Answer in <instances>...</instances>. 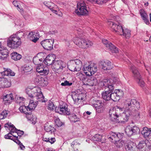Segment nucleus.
I'll use <instances>...</instances> for the list:
<instances>
[{
    "label": "nucleus",
    "instance_id": "f257e3e1",
    "mask_svg": "<svg viewBox=\"0 0 151 151\" xmlns=\"http://www.w3.org/2000/svg\"><path fill=\"white\" fill-rule=\"evenodd\" d=\"M140 107L139 102L134 99H128L125 100L123 108L119 107H115L110 109L109 114L111 120L112 121L117 120L120 114V112L123 110L124 119L127 121L130 116L132 115L137 117H139L140 113L138 110Z\"/></svg>",
    "mask_w": 151,
    "mask_h": 151
},
{
    "label": "nucleus",
    "instance_id": "f03ea898",
    "mask_svg": "<svg viewBox=\"0 0 151 151\" xmlns=\"http://www.w3.org/2000/svg\"><path fill=\"white\" fill-rule=\"evenodd\" d=\"M22 36L24 35V33L21 32L17 34L11 35L7 40V45L12 49H16L21 44V38L19 36L18 34Z\"/></svg>",
    "mask_w": 151,
    "mask_h": 151
},
{
    "label": "nucleus",
    "instance_id": "7ed1b4c3",
    "mask_svg": "<svg viewBox=\"0 0 151 151\" xmlns=\"http://www.w3.org/2000/svg\"><path fill=\"white\" fill-rule=\"evenodd\" d=\"M68 67L72 71H78L81 69L82 62L78 59L71 60L68 63Z\"/></svg>",
    "mask_w": 151,
    "mask_h": 151
},
{
    "label": "nucleus",
    "instance_id": "20e7f679",
    "mask_svg": "<svg viewBox=\"0 0 151 151\" xmlns=\"http://www.w3.org/2000/svg\"><path fill=\"white\" fill-rule=\"evenodd\" d=\"M75 13L78 15H86L88 13L86 4L85 2L81 1L77 4V8L75 11Z\"/></svg>",
    "mask_w": 151,
    "mask_h": 151
},
{
    "label": "nucleus",
    "instance_id": "39448f33",
    "mask_svg": "<svg viewBox=\"0 0 151 151\" xmlns=\"http://www.w3.org/2000/svg\"><path fill=\"white\" fill-rule=\"evenodd\" d=\"M91 103L98 113H101L104 111V104L103 101L93 99L91 101Z\"/></svg>",
    "mask_w": 151,
    "mask_h": 151
},
{
    "label": "nucleus",
    "instance_id": "423d86ee",
    "mask_svg": "<svg viewBox=\"0 0 151 151\" xmlns=\"http://www.w3.org/2000/svg\"><path fill=\"white\" fill-rule=\"evenodd\" d=\"M82 70L87 76H91L96 72L97 68L96 65H84L83 66Z\"/></svg>",
    "mask_w": 151,
    "mask_h": 151
},
{
    "label": "nucleus",
    "instance_id": "0eeeda50",
    "mask_svg": "<svg viewBox=\"0 0 151 151\" xmlns=\"http://www.w3.org/2000/svg\"><path fill=\"white\" fill-rule=\"evenodd\" d=\"M86 97V94L83 93L79 90L76 91L72 95V97L74 103L78 104L79 102L83 100Z\"/></svg>",
    "mask_w": 151,
    "mask_h": 151
},
{
    "label": "nucleus",
    "instance_id": "6e6552de",
    "mask_svg": "<svg viewBox=\"0 0 151 151\" xmlns=\"http://www.w3.org/2000/svg\"><path fill=\"white\" fill-rule=\"evenodd\" d=\"M130 69L132 70L134 78L137 80L138 84L141 87H143L144 86L145 82L142 79L140 74L137 68L134 65H132Z\"/></svg>",
    "mask_w": 151,
    "mask_h": 151
},
{
    "label": "nucleus",
    "instance_id": "1a4fd4ad",
    "mask_svg": "<svg viewBox=\"0 0 151 151\" xmlns=\"http://www.w3.org/2000/svg\"><path fill=\"white\" fill-rule=\"evenodd\" d=\"M65 66V63L62 61L59 60L54 61L52 64V68L57 73L62 71L63 69Z\"/></svg>",
    "mask_w": 151,
    "mask_h": 151
},
{
    "label": "nucleus",
    "instance_id": "9d476101",
    "mask_svg": "<svg viewBox=\"0 0 151 151\" xmlns=\"http://www.w3.org/2000/svg\"><path fill=\"white\" fill-rule=\"evenodd\" d=\"M140 131L139 128L136 126L132 127L130 126H127L125 129L126 134L129 136L137 134Z\"/></svg>",
    "mask_w": 151,
    "mask_h": 151
},
{
    "label": "nucleus",
    "instance_id": "9b49d317",
    "mask_svg": "<svg viewBox=\"0 0 151 151\" xmlns=\"http://www.w3.org/2000/svg\"><path fill=\"white\" fill-rule=\"evenodd\" d=\"M54 41L52 39H45L40 43L43 48L47 50H51L53 48Z\"/></svg>",
    "mask_w": 151,
    "mask_h": 151
},
{
    "label": "nucleus",
    "instance_id": "f8f14e48",
    "mask_svg": "<svg viewBox=\"0 0 151 151\" xmlns=\"http://www.w3.org/2000/svg\"><path fill=\"white\" fill-rule=\"evenodd\" d=\"M102 42L105 45L106 47L109 49V51L112 53H117L118 52V48L111 43L109 42L107 40L103 39L102 40Z\"/></svg>",
    "mask_w": 151,
    "mask_h": 151
},
{
    "label": "nucleus",
    "instance_id": "ddd939ff",
    "mask_svg": "<svg viewBox=\"0 0 151 151\" xmlns=\"http://www.w3.org/2000/svg\"><path fill=\"white\" fill-rule=\"evenodd\" d=\"M36 70L41 75H46L49 73L48 67L43 64L38 65L36 67Z\"/></svg>",
    "mask_w": 151,
    "mask_h": 151
},
{
    "label": "nucleus",
    "instance_id": "4468645a",
    "mask_svg": "<svg viewBox=\"0 0 151 151\" xmlns=\"http://www.w3.org/2000/svg\"><path fill=\"white\" fill-rule=\"evenodd\" d=\"M40 88L39 87H35L31 88H27L26 89V93L28 95V96L31 98H35L37 92H40Z\"/></svg>",
    "mask_w": 151,
    "mask_h": 151
},
{
    "label": "nucleus",
    "instance_id": "2eb2a0df",
    "mask_svg": "<svg viewBox=\"0 0 151 151\" xmlns=\"http://www.w3.org/2000/svg\"><path fill=\"white\" fill-rule=\"evenodd\" d=\"M55 111L60 114L64 115H69L70 114V112L68 110L67 107L61 105H59L55 108Z\"/></svg>",
    "mask_w": 151,
    "mask_h": 151
},
{
    "label": "nucleus",
    "instance_id": "dca6fc26",
    "mask_svg": "<svg viewBox=\"0 0 151 151\" xmlns=\"http://www.w3.org/2000/svg\"><path fill=\"white\" fill-rule=\"evenodd\" d=\"M109 27L111 29V30L114 32H115L117 34H118L119 32L122 30V26L120 24H117L114 22H109Z\"/></svg>",
    "mask_w": 151,
    "mask_h": 151
},
{
    "label": "nucleus",
    "instance_id": "f3484780",
    "mask_svg": "<svg viewBox=\"0 0 151 151\" xmlns=\"http://www.w3.org/2000/svg\"><path fill=\"white\" fill-rule=\"evenodd\" d=\"M123 134L118 133L116 134L113 132L110 133L109 135L108 136L109 139L111 142H113L115 141L118 140L119 139L122 138Z\"/></svg>",
    "mask_w": 151,
    "mask_h": 151
},
{
    "label": "nucleus",
    "instance_id": "a211bd4d",
    "mask_svg": "<svg viewBox=\"0 0 151 151\" xmlns=\"http://www.w3.org/2000/svg\"><path fill=\"white\" fill-rule=\"evenodd\" d=\"M110 90L107 89V90L104 91L101 93L102 98L106 101H109L111 100V94L113 91V90Z\"/></svg>",
    "mask_w": 151,
    "mask_h": 151
},
{
    "label": "nucleus",
    "instance_id": "6ab92c4d",
    "mask_svg": "<svg viewBox=\"0 0 151 151\" xmlns=\"http://www.w3.org/2000/svg\"><path fill=\"white\" fill-rule=\"evenodd\" d=\"M141 134L146 139L151 141V130L146 127H144L141 132Z\"/></svg>",
    "mask_w": 151,
    "mask_h": 151
},
{
    "label": "nucleus",
    "instance_id": "aec40b11",
    "mask_svg": "<svg viewBox=\"0 0 151 151\" xmlns=\"http://www.w3.org/2000/svg\"><path fill=\"white\" fill-rule=\"evenodd\" d=\"M1 43L0 42V59L3 60L7 59L8 56V50L4 47H1Z\"/></svg>",
    "mask_w": 151,
    "mask_h": 151
},
{
    "label": "nucleus",
    "instance_id": "412c9836",
    "mask_svg": "<svg viewBox=\"0 0 151 151\" xmlns=\"http://www.w3.org/2000/svg\"><path fill=\"white\" fill-rule=\"evenodd\" d=\"M100 84L101 85H103V86L107 87L108 89H110V91L114 90V85L111 83V81L109 80L104 79L101 81Z\"/></svg>",
    "mask_w": 151,
    "mask_h": 151
},
{
    "label": "nucleus",
    "instance_id": "4be33fe9",
    "mask_svg": "<svg viewBox=\"0 0 151 151\" xmlns=\"http://www.w3.org/2000/svg\"><path fill=\"white\" fill-rule=\"evenodd\" d=\"M100 64L102 69L104 70H110L112 68L111 62L108 60L102 61L100 63Z\"/></svg>",
    "mask_w": 151,
    "mask_h": 151
},
{
    "label": "nucleus",
    "instance_id": "5701e85b",
    "mask_svg": "<svg viewBox=\"0 0 151 151\" xmlns=\"http://www.w3.org/2000/svg\"><path fill=\"white\" fill-rule=\"evenodd\" d=\"M74 42L80 47L84 48L85 44V40L79 38L78 37L75 38L73 40Z\"/></svg>",
    "mask_w": 151,
    "mask_h": 151
},
{
    "label": "nucleus",
    "instance_id": "b1692460",
    "mask_svg": "<svg viewBox=\"0 0 151 151\" xmlns=\"http://www.w3.org/2000/svg\"><path fill=\"white\" fill-rule=\"evenodd\" d=\"M11 86V82L9 81L7 78H0V88H8Z\"/></svg>",
    "mask_w": 151,
    "mask_h": 151
},
{
    "label": "nucleus",
    "instance_id": "393cba45",
    "mask_svg": "<svg viewBox=\"0 0 151 151\" xmlns=\"http://www.w3.org/2000/svg\"><path fill=\"white\" fill-rule=\"evenodd\" d=\"M98 83L96 78L94 77H92L89 78H87L84 85L90 86H93L96 85L98 84Z\"/></svg>",
    "mask_w": 151,
    "mask_h": 151
},
{
    "label": "nucleus",
    "instance_id": "a878e982",
    "mask_svg": "<svg viewBox=\"0 0 151 151\" xmlns=\"http://www.w3.org/2000/svg\"><path fill=\"white\" fill-rule=\"evenodd\" d=\"M125 148L127 151H137V150L136 144L131 141L128 142Z\"/></svg>",
    "mask_w": 151,
    "mask_h": 151
},
{
    "label": "nucleus",
    "instance_id": "bb28decb",
    "mask_svg": "<svg viewBox=\"0 0 151 151\" xmlns=\"http://www.w3.org/2000/svg\"><path fill=\"white\" fill-rule=\"evenodd\" d=\"M121 92L119 89L115 90L114 92L112 93L111 94V100L114 101H116L120 99Z\"/></svg>",
    "mask_w": 151,
    "mask_h": 151
},
{
    "label": "nucleus",
    "instance_id": "cd10ccee",
    "mask_svg": "<svg viewBox=\"0 0 151 151\" xmlns=\"http://www.w3.org/2000/svg\"><path fill=\"white\" fill-rule=\"evenodd\" d=\"M3 100L5 104H10L13 100L14 98L12 93L7 94L3 97Z\"/></svg>",
    "mask_w": 151,
    "mask_h": 151
},
{
    "label": "nucleus",
    "instance_id": "c85d7f7f",
    "mask_svg": "<svg viewBox=\"0 0 151 151\" xmlns=\"http://www.w3.org/2000/svg\"><path fill=\"white\" fill-rule=\"evenodd\" d=\"M122 30L118 34L121 35H123L126 38H129L130 37L131 31L127 29H124L122 27Z\"/></svg>",
    "mask_w": 151,
    "mask_h": 151
},
{
    "label": "nucleus",
    "instance_id": "c756f323",
    "mask_svg": "<svg viewBox=\"0 0 151 151\" xmlns=\"http://www.w3.org/2000/svg\"><path fill=\"white\" fill-rule=\"evenodd\" d=\"M55 55L51 54L48 55L46 58L45 62V64L47 65H52L55 60Z\"/></svg>",
    "mask_w": 151,
    "mask_h": 151
},
{
    "label": "nucleus",
    "instance_id": "7c9ffc66",
    "mask_svg": "<svg viewBox=\"0 0 151 151\" xmlns=\"http://www.w3.org/2000/svg\"><path fill=\"white\" fill-rule=\"evenodd\" d=\"M77 77L83 82V84L85 83L87 78V76L84 73L79 72L76 74Z\"/></svg>",
    "mask_w": 151,
    "mask_h": 151
},
{
    "label": "nucleus",
    "instance_id": "2f4dec72",
    "mask_svg": "<svg viewBox=\"0 0 151 151\" xmlns=\"http://www.w3.org/2000/svg\"><path fill=\"white\" fill-rule=\"evenodd\" d=\"M4 127L6 128H9V130H10L9 132L12 133L14 132H16L18 130V129H16L14 125L11 124V123L8 122L5 124Z\"/></svg>",
    "mask_w": 151,
    "mask_h": 151
},
{
    "label": "nucleus",
    "instance_id": "473e14b6",
    "mask_svg": "<svg viewBox=\"0 0 151 151\" xmlns=\"http://www.w3.org/2000/svg\"><path fill=\"white\" fill-rule=\"evenodd\" d=\"M19 109L21 112L25 114L29 115L31 114V111L29 110L27 106H26L24 105L22 106L19 107Z\"/></svg>",
    "mask_w": 151,
    "mask_h": 151
},
{
    "label": "nucleus",
    "instance_id": "72a5a7b5",
    "mask_svg": "<svg viewBox=\"0 0 151 151\" xmlns=\"http://www.w3.org/2000/svg\"><path fill=\"white\" fill-rule=\"evenodd\" d=\"M35 97H36L37 100L41 102H45L46 101L44 98V97L42 94L40 89V92H37Z\"/></svg>",
    "mask_w": 151,
    "mask_h": 151
},
{
    "label": "nucleus",
    "instance_id": "f704fd0d",
    "mask_svg": "<svg viewBox=\"0 0 151 151\" xmlns=\"http://www.w3.org/2000/svg\"><path fill=\"white\" fill-rule=\"evenodd\" d=\"M4 70L3 72H1L2 75L8 76H14L15 73L10 69L4 68Z\"/></svg>",
    "mask_w": 151,
    "mask_h": 151
},
{
    "label": "nucleus",
    "instance_id": "c9c22d12",
    "mask_svg": "<svg viewBox=\"0 0 151 151\" xmlns=\"http://www.w3.org/2000/svg\"><path fill=\"white\" fill-rule=\"evenodd\" d=\"M147 144L145 141L144 140L140 141L137 145V148L141 151H147L145 149Z\"/></svg>",
    "mask_w": 151,
    "mask_h": 151
},
{
    "label": "nucleus",
    "instance_id": "e433bc0d",
    "mask_svg": "<svg viewBox=\"0 0 151 151\" xmlns=\"http://www.w3.org/2000/svg\"><path fill=\"white\" fill-rule=\"evenodd\" d=\"M37 34L35 32H29V34L30 40L34 42H36L38 39V38L37 37Z\"/></svg>",
    "mask_w": 151,
    "mask_h": 151
},
{
    "label": "nucleus",
    "instance_id": "4c0bfd02",
    "mask_svg": "<svg viewBox=\"0 0 151 151\" xmlns=\"http://www.w3.org/2000/svg\"><path fill=\"white\" fill-rule=\"evenodd\" d=\"M11 57L14 60H18L21 58L22 56L16 52H14L11 54Z\"/></svg>",
    "mask_w": 151,
    "mask_h": 151
},
{
    "label": "nucleus",
    "instance_id": "58836bf2",
    "mask_svg": "<svg viewBox=\"0 0 151 151\" xmlns=\"http://www.w3.org/2000/svg\"><path fill=\"white\" fill-rule=\"evenodd\" d=\"M115 145L119 148L122 147L125 143V141L122 139H119L118 140L115 141Z\"/></svg>",
    "mask_w": 151,
    "mask_h": 151
},
{
    "label": "nucleus",
    "instance_id": "ea45409f",
    "mask_svg": "<svg viewBox=\"0 0 151 151\" xmlns=\"http://www.w3.org/2000/svg\"><path fill=\"white\" fill-rule=\"evenodd\" d=\"M37 105V103L36 102H32V101H30L27 107L29 108V110H30L31 112L32 110L35 109Z\"/></svg>",
    "mask_w": 151,
    "mask_h": 151
},
{
    "label": "nucleus",
    "instance_id": "a19ab883",
    "mask_svg": "<svg viewBox=\"0 0 151 151\" xmlns=\"http://www.w3.org/2000/svg\"><path fill=\"white\" fill-rule=\"evenodd\" d=\"M80 145V143L77 142L75 140L71 143V146L74 151H78L77 146Z\"/></svg>",
    "mask_w": 151,
    "mask_h": 151
},
{
    "label": "nucleus",
    "instance_id": "79ce46f5",
    "mask_svg": "<svg viewBox=\"0 0 151 151\" xmlns=\"http://www.w3.org/2000/svg\"><path fill=\"white\" fill-rule=\"evenodd\" d=\"M102 136L99 134H96L91 138V139L93 141H98L101 142Z\"/></svg>",
    "mask_w": 151,
    "mask_h": 151
},
{
    "label": "nucleus",
    "instance_id": "37998d69",
    "mask_svg": "<svg viewBox=\"0 0 151 151\" xmlns=\"http://www.w3.org/2000/svg\"><path fill=\"white\" fill-rule=\"evenodd\" d=\"M13 4L14 5L17 7V9L21 13H22L23 11V9L22 8V7L19 5V4L16 1H14L13 2Z\"/></svg>",
    "mask_w": 151,
    "mask_h": 151
},
{
    "label": "nucleus",
    "instance_id": "c03bdc74",
    "mask_svg": "<svg viewBox=\"0 0 151 151\" xmlns=\"http://www.w3.org/2000/svg\"><path fill=\"white\" fill-rule=\"evenodd\" d=\"M71 122H76L79 121V119L78 118L76 114H72L69 118Z\"/></svg>",
    "mask_w": 151,
    "mask_h": 151
},
{
    "label": "nucleus",
    "instance_id": "a18cd8bd",
    "mask_svg": "<svg viewBox=\"0 0 151 151\" xmlns=\"http://www.w3.org/2000/svg\"><path fill=\"white\" fill-rule=\"evenodd\" d=\"M44 4L46 7L51 10L53 9V6H54V4L50 2H45L44 3Z\"/></svg>",
    "mask_w": 151,
    "mask_h": 151
},
{
    "label": "nucleus",
    "instance_id": "49530a36",
    "mask_svg": "<svg viewBox=\"0 0 151 151\" xmlns=\"http://www.w3.org/2000/svg\"><path fill=\"white\" fill-rule=\"evenodd\" d=\"M7 114V111L6 110L3 111L0 114V119H3L6 117Z\"/></svg>",
    "mask_w": 151,
    "mask_h": 151
},
{
    "label": "nucleus",
    "instance_id": "de8ad7c7",
    "mask_svg": "<svg viewBox=\"0 0 151 151\" xmlns=\"http://www.w3.org/2000/svg\"><path fill=\"white\" fill-rule=\"evenodd\" d=\"M36 80H37V82H38L40 84H42L41 85L42 86H44V85H46L45 83L44 84L42 83H43L44 82H46V81L44 80V79L43 78L41 77H38L36 78Z\"/></svg>",
    "mask_w": 151,
    "mask_h": 151
},
{
    "label": "nucleus",
    "instance_id": "09e8293b",
    "mask_svg": "<svg viewBox=\"0 0 151 151\" xmlns=\"http://www.w3.org/2000/svg\"><path fill=\"white\" fill-rule=\"evenodd\" d=\"M93 45V43L90 40H85V48L91 46Z\"/></svg>",
    "mask_w": 151,
    "mask_h": 151
},
{
    "label": "nucleus",
    "instance_id": "8fccbe9b",
    "mask_svg": "<svg viewBox=\"0 0 151 151\" xmlns=\"http://www.w3.org/2000/svg\"><path fill=\"white\" fill-rule=\"evenodd\" d=\"M12 133L9 132L8 134L4 136V138L6 139H9L13 140H14V137L12 136Z\"/></svg>",
    "mask_w": 151,
    "mask_h": 151
},
{
    "label": "nucleus",
    "instance_id": "3c124183",
    "mask_svg": "<svg viewBox=\"0 0 151 151\" xmlns=\"http://www.w3.org/2000/svg\"><path fill=\"white\" fill-rule=\"evenodd\" d=\"M55 123L58 127H60L63 124V123L60 121L59 119H57L55 121Z\"/></svg>",
    "mask_w": 151,
    "mask_h": 151
},
{
    "label": "nucleus",
    "instance_id": "603ef678",
    "mask_svg": "<svg viewBox=\"0 0 151 151\" xmlns=\"http://www.w3.org/2000/svg\"><path fill=\"white\" fill-rule=\"evenodd\" d=\"M140 14L142 19L148 17V15L144 10H141L140 12Z\"/></svg>",
    "mask_w": 151,
    "mask_h": 151
},
{
    "label": "nucleus",
    "instance_id": "864d4df0",
    "mask_svg": "<svg viewBox=\"0 0 151 151\" xmlns=\"http://www.w3.org/2000/svg\"><path fill=\"white\" fill-rule=\"evenodd\" d=\"M23 70L26 72H29L31 70L32 68L28 65H25L23 67Z\"/></svg>",
    "mask_w": 151,
    "mask_h": 151
},
{
    "label": "nucleus",
    "instance_id": "5fc2aeb1",
    "mask_svg": "<svg viewBox=\"0 0 151 151\" xmlns=\"http://www.w3.org/2000/svg\"><path fill=\"white\" fill-rule=\"evenodd\" d=\"M55 108V106L52 102H49L48 104V109L50 110H52Z\"/></svg>",
    "mask_w": 151,
    "mask_h": 151
},
{
    "label": "nucleus",
    "instance_id": "6e6d98bb",
    "mask_svg": "<svg viewBox=\"0 0 151 151\" xmlns=\"http://www.w3.org/2000/svg\"><path fill=\"white\" fill-rule=\"evenodd\" d=\"M72 84V82H69L67 81H65L64 82L62 83H61V85L62 86H71Z\"/></svg>",
    "mask_w": 151,
    "mask_h": 151
},
{
    "label": "nucleus",
    "instance_id": "4d7b16f0",
    "mask_svg": "<svg viewBox=\"0 0 151 151\" xmlns=\"http://www.w3.org/2000/svg\"><path fill=\"white\" fill-rule=\"evenodd\" d=\"M45 130L47 132H52V131L53 129V128L51 127L50 126L49 127H45Z\"/></svg>",
    "mask_w": 151,
    "mask_h": 151
},
{
    "label": "nucleus",
    "instance_id": "13d9d810",
    "mask_svg": "<svg viewBox=\"0 0 151 151\" xmlns=\"http://www.w3.org/2000/svg\"><path fill=\"white\" fill-rule=\"evenodd\" d=\"M13 136H14V140H13L15 142H16V143L18 144L19 145L21 143V142L17 139L18 137H16L14 135H13Z\"/></svg>",
    "mask_w": 151,
    "mask_h": 151
},
{
    "label": "nucleus",
    "instance_id": "bf43d9fd",
    "mask_svg": "<svg viewBox=\"0 0 151 151\" xmlns=\"http://www.w3.org/2000/svg\"><path fill=\"white\" fill-rule=\"evenodd\" d=\"M40 59L37 57H34L33 58V61L35 64H37L38 63V61Z\"/></svg>",
    "mask_w": 151,
    "mask_h": 151
},
{
    "label": "nucleus",
    "instance_id": "052dcab7",
    "mask_svg": "<svg viewBox=\"0 0 151 151\" xmlns=\"http://www.w3.org/2000/svg\"><path fill=\"white\" fill-rule=\"evenodd\" d=\"M17 133L19 136H21L23 134L24 132L22 131H21L20 130L18 129Z\"/></svg>",
    "mask_w": 151,
    "mask_h": 151
},
{
    "label": "nucleus",
    "instance_id": "680f3d73",
    "mask_svg": "<svg viewBox=\"0 0 151 151\" xmlns=\"http://www.w3.org/2000/svg\"><path fill=\"white\" fill-rule=\"evenodd\" d=\"M56 140L54 137L49 138V142H50L51 144H53L55 141Z\"/></svg>",
    "mask_w": 151,
    "mask_h": 151
},
{
    "label": "nucleus",
    "instance_id": "e2e57ef3",
    "mask_svg": "<svg viewBox=\"0 0 151 151\" xmlns=\"http://www.w3.org/2000/svg\"><path fill=\"white\" fill-rule=\"evenodd\" d=\"M143 19L144 20V21L145 22V23L147 24H149L150 22H149V20L148 19V17L147 18L144 19Z\"/></svg>",
    "mask_w": 151,
    "mask_h": 151
},
{
    "label": "nucleus",
    "instance_id": "0e129e2a",
    "mask_svg": "<svg viewBox=\"0 0 151 151\" xmlns=\"http://www.w3.org/2000/svg\"><path fill=\"white\" fill-rule=\"evenodd\" d=\"M43 140L44 141L46 142H49V138H44L43 137Z\"/></svg>",
    "mask_w": 151,
    "mask_h": 151
},
{
    "label": "nucleus",
    "instance_id": "69168bd1",
    "mask_svg": "<svg viewBox=\"0 0 151 151\" xmlns=\"http://www.w3.org/2000/svg\"><path fill=\"white\" fill-rule=\"evenodd\" d=\"M19 145L21 149L23 150V149L25 148V147L23 145H22V143H21Z\"/></svg>",
    "mask_w": 151,
    "mask_h": 151
},
{
    "label": "nucleus",
    "instance_id": "338daca9",
    "mask_svg": "<svg viewBox=\"0 0 151 151\" xmlns=\"http://www.w3.org/2000/svg\"><path fill=\"white\" fill-rule=\"evenodd\" d=\"M145 149L147 150V151H148L151 149V147L150 145H148L147 147V145Z\"/></svg>",
    "mask_w": 151,
    "mask_h": 151
},
{
    "label": "nucleus",
    "instance_id": "774afa93",
    "mask_svg": "<svg viewBox=\"0 0 151 151\" xmlns=\"http://www.w3.org/2000/svg\"><path fill=\"white\" fill-rule=\"evenodd\" d=\"M19 100L20 101H19L20 102H21L24 99V98L22 97H19Z\"/></svg>",
    "mask_w": 151,
    "mask_h": 151
}]
</instances>
